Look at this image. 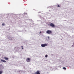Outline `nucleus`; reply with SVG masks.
<instances>
[{"label": "nucleus", "instance_id": "nucleus-1", "mask_svg": "<svg viewBox=\"0 0 74 74\" xmlns=\"http://www.w3.org/2000/svg\"><path fill=\"white\" fill-rule=\"evenodd\" d=\"M46 33L47 34H51L52 33V31L51 30H48L46 31Z\"/></svg>", "mask_w": 74, "mask_h": 74}, {"label": "nucleus", "instance_id": "nucleus-2", "mask_svg": "<svg viewBox=\"0 0 74 74\" xmlns=\"http://www.w3.org/2000/svg\"><path fill=\"white\" fill-rule=\"evenodd\" d=\"M50 25V26L52 27H55L54 24H53V23H51L50 24H49V26Z\"/></svg>", "mask_w": 74, "mask_h": 74}, {"label": "nucleus", "instance_id": "nucleus-3", "mask_svg": "<svg viewBox=\"0 0 74 74\" xmlns=\"http://www.w3.org/2000/svg\"><path fill=\"white\" fill-rule=\"evenodd\" d=\"M41 46L42 47H45L47 46V44H42L41 45Z\"/></svg>", "mask_w": 74, "mask_h": 74}, {"label": "nucleus", "instance_id": "nucleus-4", "mask_svg": "<svg viewBox=\"0 0 74 74\" xmlns=\"http://www.w3.org/2000/svg\"><path fill=\"white\" fill-rule=\"evenodd\" d=\"M26 60L27 62H30V59L29 58H28L26 59Z\"/></svg>", "mask_w": 74, "mask_h": 74}, {"label": "nucleus", "instance_id": "nucleus-5", "mask_svg": "<svg viewBox=\"0 0 74 74\" xmlns=\"http://www.w3.org/2000/svg\"><path fill=\"white\" fill-rule=\"evenodd\" d=\"M34 74H40V71H37L36 72L34 73Z\"/></svg>", "mask_w": 74, "mask_h": 74}, {"label": "nucleus", "instance_id": "nucleus-6", "mask_svg": "<svg viewBox=\"0 0 74 74\" xmlns=\"http://www.w3.org/2000/svg\"><path fill=\"white\" fill-rule=\"evenodd\" d=\"M8 39L9 40H13V38H11V37H9L8 38Z\"/></svg>", "mask_w": 74, "mask_h": 74}, {"label": "nucleus", "instance_id": "nucleus-7", "mask_svg": "<svg viewBox=\"0 0 74 74\" xmlns=\"http://www.w3.org/2000/svg\"><path fill=\"white\" fill-rule=\"evenodd\" d=\"M1 62H4V63H5V62H6V61L5 60L2 59L1 60Z\"/></svg>", "mask_w": 74, "mask_h": 74}, {"label": "nucleus", "instance_id": "nucleus-8", "mask_svg": "<svg viewBox=\"0 0 74 74\" xmlns=\"http://www.w3.org/2000/svg\"><path fill=\"white\" fill-rule=\"evenodd\" d=\"M4 59H5V60H8V58L7 57L4 58Z\"/></svg>", "mask_w": 74, "mask_h": 74}, {"label": "nucleus", "instance_id": "nucleus-9", "mask_svg": "<svg viewBox=\"0 0 74 74\" xmlns=\"http://www.w3.org/2000/svg\"><path fill=\"white\" fill-rule=\"evenodd\" d=\"M3 73V71H0V74H1Z\"/></svg>", "mask_w": 74, "mask_h": 74}, {"label": "nucleus", "instance_id": "nucleus-10", "mask_svg": "<svg viewBox=\"0 0 74 74\" xmlns=\"http://www.w3.org/2000/svg\"><path fill=\"white\" fill-rule=\"evenodd\" d=\"M63 69H64V70H66V68L65 67H63Z\"/></svg>", "mask_w": 74, "mask_h": 74}, {"label": "nucleus", "instance_id": "nucleus-11", "mask_svg": "<svg viewBox=\"0 0 74 74\" xmlns=\"http://www.w3.org/2000/svg\"><path fill=\"white\" fill-rule=\"evenodd\" d=\"M4 25H5V24H4V23H3L2 24V26H4Z\"/></svg>", "mask_w": 74, "mask_h": 74}, {"label": "nucleus", "instance_id": "nucleus-12", "mask_svg": "<svg viewBox=\"0 0 74 74\" xmlns=\"http://www.w3.org/2000/svg\"><path fill=\"white\" fill-rule=\"evenodd\" d=\"M45 57L46 58H47V57H48V55H46L45 56Z\"/></svg>", "mask_w": 74, "mask_h": 74}, {"label": "nucleus", "instance_id": "nucleus-13", "mask_svg": "<svg viewBox=\"0 0 74 74\" xmlns=\"http://www.w3.org/2000/svg\"><path fill=\"white\" fill-rule=\"evenodd\" d=\"M56 6H57L58 7H60V6H59V5H57Z\"/></svg>", "mask_w": 74, "mask_h": 74}, {"label": "nucleus", "instance_id": "nucleus-14", "mask_svg": "<svg viewBox=\"0 0 74 74\" xmlns=\"http://www.w3.org/2000/svg\"><path fill=\"white\" fill-rule=\"evenodd\" d=\"M21 48H22V49H23V46H21Z\"/></svg>", "mask_w": 74, "mask_h": 74}, {"label": "nucleus", "instance_id": "nucleus-15", "mask_svg": "<svg viewBox=\"0 0 74 74\" xmlns=\"http://www.w3.org/2000/svg\"><path fill=\"white\" fill-rule=\"evenodd\" d=\"M48 38H49V36H48Z\"/></svg>", "mask_w": 74, "mask_h": 74}, {"label": "nucleus", "instance_id": "nucleus-16", "mask_svg": "<svg viewBox=\"0 0 74 74\" xmlns=\"http://www.w3.org/2000/svg\"><path fill=\"white\" fill-rule=\"evenodd\" d=\"M40 33H41V32H40Z\"/></svg>", "mask_w": 74, "mask_h": 74}]
</instances>
